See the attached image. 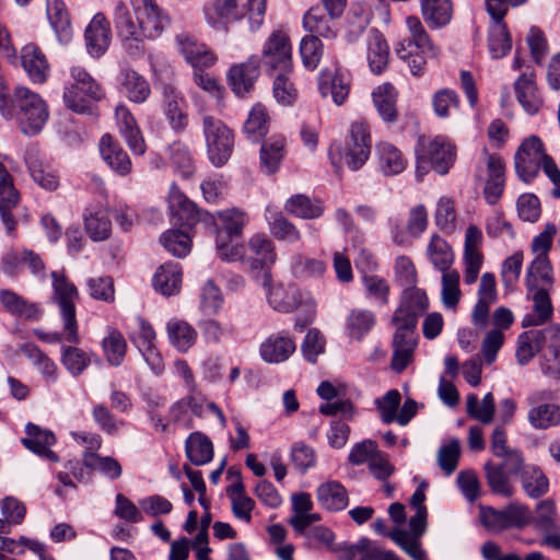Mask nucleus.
<instances>
[{
    "instance_id": "nucleus-47",
    "label": "nucleus",
    "mask_w": 560,
    "mask_h": 560,
    "mask_svg": "<svg viewBox=\"0 0 560 560\" xmlns=\"http://www.w3.org/2000/svg\"><path fill=\"white\" fill-rule=\"evenodd\" d=\"M521 485L525 494L532 499L545 495L549 490V480L538 467H526L521 472Z\"/></svg>"
},
{
    "instance_id": "nucleus-60",
    "label": "nucleus",
    "mask_w": 560,
    "mask_h": 560,
    "mask_svg": "<svg viewBox=\"0 0 560 560\" xmlns=\"http://www.w3.org/2000/svg\"><path fill=\"white\" fill-rule=\"evenodd\" d=\"M85 231L94 242H102L109 237L112 222L103 211L91 213L84 219Z\"/></svg>"
},
{
    "instance_id": "nucleus-17",
    "label": "nucleus",
    "mask_w": 560,
    "mask_h": 560,
    "mask_svg": "<svg viewBox=\"0 0 560 560\" xmlns=\"http://www.w3.org/2000/svg\"><path fill=\"white\" fill-rule=\"evenodd\" d=\"M136 325L137 330L130 332V340L142 353L151 370L159 374L163 371L164 364L160 352L154 347L155 332L151 325L142 317L136 319Z\"/></svg>"
},
{
    "instance_id": "nucleus-58",
    "label": "nucleus",
    "mask_w": 560,
    "mask_h": 560,
    "mask_svg": "<svg viewBox=\"0 0 560 560\" xmlns=\"http://www.w3.org/2000/svg\"><path fill=\"white\" fill-rule=\"evenodd\" d=\"M527 287L532 290L537 287V280L542 284H552V268L548 256L538 254L527 270Z\"/></svg>"
},
{
    "instance_id": "nucleus-33",
    "label": "nucleus",
    "mask_w": 560,
    "mask_h": 560,
    "mask_svg": "<svg viewBox=\"0 0 560 560\" xmlns=\"http://www.w3.org/2000/svg\"><path fill=\"white\" fill-rule=\"evenodd\" d=\"M154 289L165 296L177 294L182 288V268L177 262L161 265L153 277Z\"/></svg>"
},
{
    "instance_id": "nucleus-48",
    "label": "nucleus",
    "mask_w": 560,
    "mask_h": 560,
    "mask_svg": "<svg viewBox=\"0 0 560 560\" xmlns=\"http://www.w3.org/2000/svg\"><path fill=\"white\" fill-rule=\"evenodd\" d=\"M427 255L432 265L441 272L450 270L454 262V254L451 246L439 235H432L427 248Z\"/></svg>"
},
{
    "instance_id": "nucleus-20",
    "label": "nucleus",
    "mask_w": 560,
    "mask_h": 560,
    "mask_svg": "<svg viewBox=\"0 0 560 560\" xmlns=\"http://www.w3.org/2000/svg\"><path fill=\"white\" fill-rule=\"evenodd\" d=\"M497 301L495 278L492 273L486 272L481 276L478 301L471 312V323L478 329H485L489 322V311Z\"/></svg>"
},
{
    "instance_id": "nucleus-39",
    "label": "nucleus",
    "mask_w": 560,
    "mask_h": 560,
    "mask_svg": "<svg viewBox=\"0 0 560 560\" xmlns=\"http://www.w3.org/2000/svg\"><path fill=\"white\" fill-rule=\"evenodd\" d=\"M284 209L296 218L313 220L323 215L325 206L319 199L298 194L287 200Z\"/></svg>"
},
{
    "instance_id": "nucleus-19",
    "label": "nucleus",
    "mask_w": 560,
    "mask_h": 560,
    "mask_svg": "<svg viewBox=\"0 0 560 560\" xmlns=\"http://www.w3.org/2000/svg\"><path fill=\"white\" fill-rule=\"evenodd\" d=\"M162 110L171 128L175 132H182L188 126L186 102L177 90L171 85H163Z\"/></svg>"
},
{
    "instance_id": "nucleus-9",
    "label": "nucleus",
    "mask_w": 560,
    "mask_h": 560,
    "mask_svg": "<svg viewBox=\"0 0 560 560\" xmlns=\"http://www.w3.org/2000/svg\"><path fill=\"white\" fill-rule=\"evenodd\" d=\"M266 290L269 305L277 312L280 313H290L294 311L298 306L305 304L306 311L305 315L299 316L295 319V328L299 330H303L306 326H308L315 318V306L313 303H306L303 300L302 292L295 285H287L277 284L271 287V281L269 282V288H264Z\"/></svg>"
},
{
    "instance_id": "nucleus-34",
    "label": "nucleus",
    "mask_w": 560,
    "mask_h": 560,
    "mask_svg": "<svg viewBox=\"0 0 560 560\" xmlns=\"http://www.w3.org/2000/svg\"><path fill=\"white\" fill-rule=\"evenodd\" d=\"M226 494L231 500L234 516L247 523L250 522L255 501L245 493V486L238 471H236V481L226 488Z\"/></svg>"
},
{
    "instance_id": "nucleus-37",
    "label": "nucleus",
    "mask_w": 560,
    "mask_h": 560,
    "mask_svg": "<svg viewBox=\"0 0 560 560\" xmlns=\"http://www.w3.org/2000/svg\"><path fill=\"white\" fill-rule=\"evenodd\" d=\"M423 20L431 28L446 26L453 18L452 0H421Z\"/></svg>"
},
{
    "instance_id": "nucleus-16",
    "label": "nucleus",
    "mask_w": 560,
    "mask_h": 560,
    "mask_svg": "<svg viewBox=\"0 0 560 560\" xmlns=\"http://www.w3.org/2000/svg\"><path fill=\"white\" fill-rule=\"evenodd\" d=\"M259 75V56L252 55L244 62L232 65L226 79L233 93L238 97H245L254 91Z\"/></svg>"
},
{
    "instance_id": "nucleus-54",
    "label": "nucleus",
    "mask_w": 560,
    "mask_h": 560,
    "mask_svg": "<svg viewBox=\"0 0 560 560\" xmlns=\"http://www.w3.org/2000/svg\"><path fill=\"white\" fill-rule=\"evenodd\" d=\"M466 408L469 417L488 424L493 419L494 398L491 393H488L479 402L477 395L469 394L466 398Z\"/></svg>"
},
{
    "instance_id": "nucleus-55",
    "label": "nucleus",
    "mask_w": 560,
    "mask_h": 560,
    "mask_svg": "<svg viewBox=\"0 0 560 560\" xmlns=\"http://www.w3.org/2000/svg\"><path fill=\"white\" fill-rule=\"evenodd\" d=\"M485 474L487 483L493 493L505 498L513 495L514 488L510 483L508 475L503 470L502 466H495L488 462L485 465Z\"/></svg>"
},
{
    "instance_id": "nucleus-14",
    "label": "nucleus",
    "mask_w": 560,
    "mask_h": 560,
    "mask_svg": "<svg viewBox=\"0 0 560 560\" xmlns=\"http://www.w3.org/2000/svg\"><path fill=\"white\" fill-rule=\"evenodd\" d=\"M168 209L175 223L192 228L198 222L214 225V218L207 211L200 210L189 200L177 186L172 185L168 194Z\"/></svg>"
},
{
    "instance_id": "nucleus-46",
    "label": "nucleus",
    "mask_w": 560,
    "mask_h": 560,
    "mask_svg": "<svg viewBox=\"0 0 560 560\" xmlns=\"http://www.w3.org/2000/svg\"><path fill=\"white\" fill-rule=\"evenodd\" d=\"M534 302V313L526 314L523 317L522 326L523 327H535L542 325L547 322L552 315V304L549 298V294L546 289L540 288L536 289L533 295Z\"/></svg>"
},
{
    "instance_id": "nucleus-13",
    "label": "nucleus",
    "mask_w": 560,
    "mask_h": 560,
    "mask_svg": "<svg viewBox=\"0 0 560 560\" xmlns=\"http://www.w3.org/2000/svg\"><path fill=\"white\" fill-rule=\"evenodd\" d=\"M548 156L544 151L541 140L536 136L525 139L514 155L517 176L525 183H530L537 175L541 163Z\"/></svg>"
},
{
    "instance_id": "nucleus-52",
    "label": "nucleus",
    "mask_w": 560,
    "mask_h": 560,
    "mask_svg": "<svg viewBox=\"0 0 560 560\" xmlns=\"http://www.w3.org/2000/svg\"><path fill=\"white\" fill-rule=\"evenodd\" d=\"M166 328L171 343L180 351L188 350L196 340V330L186 322L172 319Z\"/></svg>"
},
{
    "instance_id": "nucleus-25",
    "label": "nucleus",
    "mask_w": 560,
    "mask_h": 560,
    "mask_svg": "<svg viewBox=\"0 0 560 560\" xmlns=\"http://www.w3.org/2000/svg\"><path fill=\"white\" fill-rule=\"evenodd\" d=\"M25 431L27 436L22 439V444L27 450L49 462L56 463L59 460V456L50 450L56 443V436L51 431L43 430L33 423H27Z\"/></svg>"
},
{
    "instance_id": "nucleus-11",
    "label": "nucleus",
    "mask_w": 560,
    "mask_h": 560,
    "mask_svg": "<svg viewBox=\"0 0 560 560\" xmlns=\"http://www.w3.org/2000/svg\"><path fill=\"white\" fill-rule=\"evenodd\" d=\"M479 518L485 528L491 533H501L510 528H524L528 522V506L512 502L503 509L479 506Z\"/></svg>"
},
{
    "instance_id": "nucleus-51",
    "label": "nucleus",
    "mask_w": 560,
    "mask_h": 560,
    "mask_svg": "<svg viewBox=\"0 0 560 560\" xmlns=\"http://www.w3.org/2000/svg\"><path fill=\"white\" fill-rule=\"evenodd\" d=\"M417 347V338L393 337V358L390 368L397 372H404L412 362L413 352Z\"/></svg>"
},
{
    "instance_id": "nucleus-3",
    "label": "nucleus",
    "mask_w": 560,
    "mask_h": 560,
    "mask_svg": "<svg viewBox=\"0 0 560 560\" xmlns=\"http://www.w3.org/2000/svg\"><path fill=\"white\" fill-rule=\"evenodd\" d=\"M217 250L222 259H240L262 288H269V282L271 281L270 267L277 257L271 240L265 235H254L249 240L244 253L241 254L237 247L230 246L218 237Z\"/></svg>"
},
{
    "instance_id": "nucleus-53",
    "label": "nucleus",
    "mask_w": 560,
    "mask_h": 560,
    "mask_svg": "<svg viewBox=\"0 0 560 560\" xmlns=\"http://www.w3.org/2000/svg\"><path fill=\"white\" fill-rule=\"evenodd\" d=\"M380 166L384 174L396 175L406 167V161L401 152L390 143L384 142L377 145Z\"/></svg>"
},
{
    "instance_id": "nucleus-50",
    "label": "nucleus",
    "mask_w": 560,
    "mask_h": 560,
    "mask_svg": "<svg viewBox=\"0 0 560 560\" xmlns=\"http://www.w3.org/2000/svg\"><path fill=\"white\" fill-rule=\"evenodd\" d=\"M419 316L406 303H400L393 314L392 323L396 327L394 337L417 338L416 328Z\"/></svg>"
},
{
    "instance_id": "nucleus-15",
    "label": "nucleus",
    "mask_w": 560,
    "mask_h": 560,
    "mask_svg": "<svg viewBox=\"0 0 560 560\" xmlns=\"http://www.w3.org/2000/svg\"><path fill=\"white\" fill-rule=\"evenodd\" d=\"M371 153V135L363 121H355L350 127L349 139L346 142L342 158L347 166L358 171L368 161Z\"/></svg>"
},
{
    "instance_id": "nucleus-40",
    "label": "nucleus",
    "mask_w": 560,
    "mask_h": 560,
    "mask_svg": "<svg viewBox=\"0 0 560 560\" xmlns=\"http://www.w3.org/2000/svg\"><path fill=\"white\" fill-rule=\"evenodd\" d=\"M514 90L518 103L527 114L534 115L539 110L542 101L538 96L537 86L532 77L521 74L514 83Z\"/></svg>"
},
{
    "instance_id": "nucleus-5",
    "label": "nucleus",
    "mask_w": 560,
    "mask_h": 560,
    "mask_svg": "<svg viewBox=\"0 0 560 560\" xmlns=\"http://www.w3.org/2000/svg\"><path fill=\"white\" fill-rule=\"evenodd\" d=\"M10 113L2 116L14 118L21 131L28 137L39 133L49 118V110L42 96L26 86H16L11 103Z\"/></svg>"
},
{
    "instance_id": "nucleus-41",
    "label": "nucleus",
    "mask_w": 560,
    "mask_h": 560,
    "mask_svg": "<svg viewBox=\"0 0 560 560\" xmlns=\"http://www.w3.org/2000/svg\"><path fill=\"white\" fill-rule=\"evenodd\" d=\"M557 509L555 501L545 499L540 501L534 511L528 508V522L526 526L532 525L539 532L558 529Z\"/></svg>"
},
{
    "instance_id": "nucleus-1",
    "label": "nucleus",
    "mask_w": 560,
    "mask_h": 560,
    "mask_svg": "<svg viewBox=\"0 0 560 560\" xmlns=\"http://www.w3.org/2000/svg\"><path fill=\"white\" fill-rule=\"evenodd\" d=\"M130 5L136 21L122 1L115 3L113 20L125 49L130 56L137 57L144 51V40L160 37L171 20L156 0L135 2Z\"/></svg>"
},
{
    "instance_id": "nucleus-2",
    "label": "nucleus",
    "mask_w": 560,
    "mask_h": 560,
    "mask_svg": "<svg viewBox=\"0 0 560 560\" xmlns=\"http://www.w3.org/2000/svg\"><path fill=\"white\" fill-rule=\"evenodd\" d=\"M539 354L541 373L553 381H560V324L541 329H529L517 338L516 360L526 365Z\"/></svg>"
},
{
    "instance_id": "nucleus-24",
    "label": "nucleus",
    "mask_w": 560,
    "mask_h": 560,
    "mask_svg": "<svg viewBox=\"0 0 560 560\" xmlns=\"http://www.w3.org/2000/svg\"><path fill=\"white\" fill-rule=\"evenodd\" d=\"M19 200L20 194L13 186V179L7 167L0 162V217L9 234L15 229V220L11 210L16 207Z\"/></svg>"
},
{
    "instance_id": "nucleus-7",
    "label": "nucleus",
    "mask_w": 560,
    "mask_h": 560,
    "mask_svg": "<svg viewBox=\"0 0 560 560\" xmlns=\"http://www.w3.org/2000/svg\"><path fill=\"white\" fill-rule=\"evenodd\" d=\"M211 10L205 9L207 20L210 24L217 25L219 22L232 23L244 19L248 15L250 27L253 31L258 30L266 12V0H246V4H238V0H213Z\"/></svg>"
},
{
    "instance_id": "nucleus-27",
    "label": "nucleus",
    "mask_w": 560,
    "mask_h": 560,
    "mask_svg": "<svg viewBox=\"0 0 560 560\" xmlns=\"http://www.w3.org/2000/svg\"><path fill=\"white\" fill-rule=\"evenodd\" d=\"M110 27L103 13H96L85 30V42L89 52L98 57L105 52L110 42Z\"/></svg>"
},
{
    "instance_id": "nucleus-23",
    "label": "nucleus",
    "mask_w": 560,
    "mask_h": 560,
    "mask_svg": "<svg viewBox=\"0 0 560 560\" xmlns=\"http://www.w3.org/2000/svg\"><path fill=\"white\" fill-rule=\"evenodd\" d=\"M318 91L322 97H331L332 102L340 106L347 100L350 92V81L338 69H324L318 77Z\"/></svg>"
},
{
    "instance_id": "nucleus-28",
    "label": "nucleus",
    "mask_w": 560,
    "mask_h": 560,
    "mask_svg": "<svg viewBox=\"0 0 560 560\" xmlns=\"http://www.w3.org/2000/svg\"><path fill=\"white\" fill-rule=\"evenodd\" d=\"M100 151L103 160L116 174L126 176L131 172L130 158L110 135L106 133L101 138Z\"/></svg>"
},
{
    "instance_id": "nucleus-31",
    "label": "nucleus",
    "mask_w": 560,
    "mask_h": 560,
    "mask_svg": "<svg viewBox=\"0 0 560 560\" xmlns=\"http://www.w3.org/2000/svg\"><path fill=\"white\" fill-rule=\"evenodd\" d=\"M0 303L11 315L28 320L38 319L43 313L37 303L30 302L9 289L0 290Z\"/></svg>"
},
{
    "instance_id": "nucleus-29",
    "label": "nucleus",
    "mask_w": 560,
    "mask_h": 560,
    "mask_svg": "<svg viewBox=\"0 0 560 560\" xmlns=\"http://www.w3.org/2000/svg\"><path fill=\"white\" fill-rule=\"evenodd\" d=\"M24 162L31 177L36 184L49 191L57 189L59 178L44 164L40 152L36 148L31 147L26 149Z\"/></svg>"
},
{
    "instance_id": "nucleus-32",
    "label": "nucleus",
    "mask_w": 560,
    "mask_h": 560,
    "mask_svg": "<svg viewBox=\"0 0 560 560\" xmlns=\"http://www.w3.org/2000/svg\"><path fill=\"white\" fill-rule=\"evenodd\" d=\"M285 154V139L275 135L261 143L259 151L260 170L268 174H275Z\"/></svg>"
},
{
    "instance_id": "nucleus-18",
    "label": "nucleus",
    "mask_w": 560,
    "mask_h": 560,
    "mask_svg": "<svg viewBox=\"0 0 560 560\" xmlns=\"http://www.w3.org/2000/svg\"><path fill=\"white\" fill-rule=\"evenodd\" d=\"M21 66L33 84H44L50 74L46 55L35 44L28 43L21 49Z\"/></svg>"
},
{
    "instance_id": "nucleus-4",
    "label": "nucleus",
    "mask_w": 560,
    "mask_h": 560,
    "mask_svg": "<svg viewBox=\"0 0 560 560\" xmlns=\"http://www.w3.org/2000/svg\"><path fill=\"white\" fill-rule=\"evenodd\" d=\"M54 300L59 306L65 326V332L44 331L35 329V336L47 343H59L66 340L70 343L79 342L78 324L75 318V301L79 299L77 287L63 273L51 272Z\"/></svg>"
},
{
    "instance_id": "nucleus-36",
    "label": "nucleus",
    "mask_w": 560,
    "mask_h": 560,
    "mask_svg": "<svg viewBox=\"0 0 560 560\" xmlns=\"http://www.w3.org/2000/svg\"><path fill=\"white\" fill-rule=\"evenodd\" d=\"M388 59L389 47L385 37L378 30L372 28L368 39V61L371 71L382 73L388 65Z\"/></svg>"
},
{
    "instance_id": "nucleus-10",
    "label": "nucleus",
    "mask_w": 560,
    "mask_h": 560,
    "mask_svg": "<svg viewBox=\"0 0 560 560\" xmlns=\"http://www.w3.org/2000/svg\"><path fill=\"white\" fill-rule=\"evenodd\" d=\"M73 84L66 88L63 101L66 106L74 113L84 114L90 110L91 100H100L103 92L96 81L80 66L71 68Z\"/></svg>"
},
{
    "instance_id": "nucleus-8",
    "label": "nucleus",
    "mask_w": 560,
    "mask_h": 560,
    "mask_svg": "<svg viewBox=\"0 0 560 560\" xmlns=\"http://www.w3.org/2000/svg\"><path fill=\"white\" fill-rule=\"evenodd\" d=\"M202 127L208 158L213 166L222 167L233 152L234 135L224 122L212 116L202 118Z\"/></svg>"
},
{
    "instance_id": "nucleus-21",
    "label": "nucleus",
    "mask_w": 560,
    "mask_h": 560,
    "mask_svg": "<svg viewBox=\"0 0 560 560\" xmlns=\"http://www.w3.org/2000/svg\"><path fill=\"white\" fill-rule=\"evenodd\" d=\"M175 40L180 54L195 69L208 68L214 65L217 60L214 54L192 35L180 33L176 35Z\"/></svg>"
},
{
    "instance_id": "nucleus-22",
    "label": "nucleus",
    "mask_w": 560,
    "mask_h": 560,
    "mask_svg": "<svg viewBox=\"0 0 560 560\" xmlns=\"http://www.w3.org/2000/svg\"><path fill=\"white\" fill-rule=\"evenodd\" d=\"M115 117L121 137L129 149L138 155L145 152L147 145L142 132L135 116L126 105H118L115 109Z\"/></svg>"
},
{
    "instance_id": "nucleus-64",
    "label": "nucleus",
    "mask_w": 560,
    "mask_h": 560,
    "mask_svg": "<svg viewBox=\"0 0 560 560\" xmlns=\"http://www.w3.org/2000/svg\"><path fill=\"white\" fill-rule=\"evenodd\" d=\"M388 537L397 544L411 559L425 560L427 555L421 549L419 537L410 536L409 533L402 529H394L388 534Z\"/></svg>"
},
{
    "instance_id": "nucleus-49",
    "label": "nucleus",
    "mask_w": 560,
    "mask_h": 560,
    "mask_svg": "<svg viewBox=\"0 0 560 560\" xmlns=\"http://www.w3.org/2000/svg\"><path fill=\"white\" fill-rule=\"evenodd\" d=\"M268 115L265 106L255 104L244 122V132L250 141H260L268 132Z\"/></svg>"
},
{
    "instance_id": "nucleus-43",
    "label": "nucleus",
    "mask_w": 560,
    "mask_h": 560,
    "mask_svg": "<svg viewBox=\"0 0 560 560\" xmlns=\"http://www.w3.org/2000/svg\"><path fill=\"white\" fill-rule=\"evenodd\" d=\"M185 451L188 459L196 466L206 465L213 457L212 442L201 432H194L188 436Z\"/></svg>"
},
{
    "instance_id": "nucleus-62",
    "label": "nucleus",
    "mask_w": 560,
    "mask_h": 560,
    "mask_svg": "<svg viewBox=\"0 0 560 560\" xmlns=\"http://www.w3.org/2000/svg\"><path fill=\"white\" fill-rule=\"evenodd\" d=\"M375 324V316L371 311L353 310L350 312L347 327L351 337L360 340Z\"/></svg>"
},
{
    "instance_id": "nucleus-57",
    "label": "nucleus",
    "mask_w": 560,
    "mask_h": 560,
    "mask_svg": "<svg viewBox=\"0 0 560 560\" xmlns=\"http://www.w3.org/2000/svg\"><path fill=\"white\" fill-rule=\"evenodd\" d=\"M488 46L493 58H502L511 50L512 39L506 24L491 25Z\"/></svg>"
},
{
    "instance_id": "nucleus-12",
    "label": "nucleus",
    "mask_w": 560,
    "mask_h": 560,
    "mask_svg": "<svg viewBox=\"0 0 560 560\" xmlns=\"http://www.w3.org/2000/svg\"><path fill=\"white\" fill-rule=\"evenodd\" d=\"M259 61L268 71H292V47L284 31L276 30L268 36Z\"/></svg>"
},
{
    "instance_id": "nucleus-30",
    "label": "nucleus",
    "mask_w": 560,
    "mask_h": 560,
    "mask_svg": "<svg viewBox=\"0 0 560 560\" xmlns=\"http://www.w3.org/2000/svg\"><path fill=\"white\" fill-rule=\"evenodd\" d=\"M340 16H331L328 13L326 16L320 8L315 7L311 8L303 16V26L307 32L311 33L310 36L323 37L325 39H335L338 35V28L335 20Z\"/></svg>"
},
{
    "instance_id": "nucleus-42",
    "label": "nucleus",
    "mask_w": 560,
    "mask_h": 560,
    "mask_svg": "<svg viewBox=\"0 0 560 560\" xmlns=\"http://www.w3.org/2000/svg\"><path fill=\"white\" fill-rule=\"evenodd\" d=\"M373 103L382 119L394 122L397 119V92L390 83H384L373 91Z\"/></svg>"
},
{
    "instance_id": "nucleus-44",
    "label": "nucleus",
    "mask_w": 560,
    "mask_h": 560,
    "mask_svg": "<svg viewBox=\"0 0 560 560\" xmlns=\"http://www.w3.org/2000/svg\"><path fill=\"white\" fill-rule=\"evenodd\" d=\"M317 499L327 510L341 511L348 504L346 488L338 481L323 483L317 489Z\"/></svg>"
},
{
    "instance_id": "nucleus-35",
    "label": "nucleus",
    "mask_w": 560,
    "mask_h": 560,
    "mask_svg": "<svg viewBox=\"0 0 560 560\" xmlns=\"http://www.w3.org/2000/svg\"><path fill=\"white\" fill-rule=\"evenodd\" d=\"M119 81L121 92L133 103H144L151 94L147 79L135 70H122Z\"/></svg>"
},
{
    "instance_id": "nucleus-6",
    "label": "nucleus",
    "mask_w": 560,
    "mask_h": 560,
    "mask_svg": "<svg viewBox=\"0 0 560 560\" xmlns=\"http://www.w3.org/2000/svg\"><path fill=\"white\" fill-rule=\"evenodd\" d=\"M416 153V177L422 180L431 170L439 175H445L456 161V147L441 136L427 138L420 136Z\"/></svg>"
},
{
    "instance_id": "nucleus-59",
    "label": "nucleus",
    "mask_w": 560,
    "mask_h": 560,
    "mask_svg": "<svg viewBox=\"0 0 560 560\" xmlns=\"http://www.w3.org/2000/svg\"><path fill=\"white\" fill-rule=\"evenodd\" d=\"M528 420L537 429L560 424V407L553 404H544L532 408L528 412Z\"/></svg>"
},
{
    "instance_id": "nucleus-63",
    "label": "nucleus",
    "mask_w": 560,
    "mask_h": 560,
    "mask_svg": "<svg viewBox=\"0 0 560 560\" xmlns=\"http://www.w3.org/2000/svg\"><path fill=\"white\" fill-rule=\"evenodd\" d=\"M61 361L73 376L81 375L91 363L90 355L77 347H63Z\"/></svg>"
},
{
    "instance_id": "nucleus-26",
    "label": "nucleus",
    "mask_w": 560,
    "mask_h": 560,
    "mask_svg": "<svg viewBox=\"0 0 560 560\" xmlns=\"http://www.w3.org/2000/svg\"><path fill=\"white\" fill-rule=\"evenodd\" d=\"M294 340L285 332L270 335L259 348L261 359L267 363L287 361L295 351Z\"/></svg>"
},
{
    "instance_id": "nucleus-56",
    "label": "nucleus",
    "mask_w": 560,
    "mask_h": 560,
    "mask_svg": "<svg viewBox=\"0 0 560 560\" xmlns=\"http://www.w3.org/2000/svg\"><path fill=\"white\" fill-rule=\"evenodd\" d=\"M102 347L109 364L114 366L121 364L127 351V342L121 332L116 329L110 330L103 339Z\"/></svg>"
},
{
    "instance_id": "nucleus-45",
    "label": "nucleus",
    "mask_w": 560,
    "mask_h": 560,
    "mask_svg": "<svg viewBox=\"0 0 560 560\" xmlns=\"http://www.w3.org/2000/svg\"><path fill=\"white\" fill-rule=\"evenodd\" d=\"M266 219L270 233L279 241L293 244L301 241L302 236L298 228L280 212L267 210Z\"/></svg>"
},
{
    "instance_id": "nucleus-61",
    "label": "nucleus",
    "mask_w": 560,
    "mask_h": 560,
    "mask_svg": "<svg viewBox=\"0 0 560 560\" xmlns=\"http://www.w3.org/2000/svg\"><path fill=\"white\" fill-rule=\"evenodd\" d=\"M161 243L173 256L182 258L190 252V238L180 230H170L162 234Z\"/></svg>"
},
{
    "instance_id": "nucleus-38",
    "label": "nucleus",
    "mask_w": 560,
    "mask_h": 560,
    "mask_svg": "<svg viewBox=\"0 0 560 560\" xmlns=\"http://www.w3.org/2000/svg\"><path fill=\"white\" fill-rule=\"evenodd\" d=\"M406 25L410 34V37L404 40L407 48L415 45L417 49L428 57H436L439 55V48L434 45L419 18L413 15L407 16Z\"/></svg>"
}]
</instances>
